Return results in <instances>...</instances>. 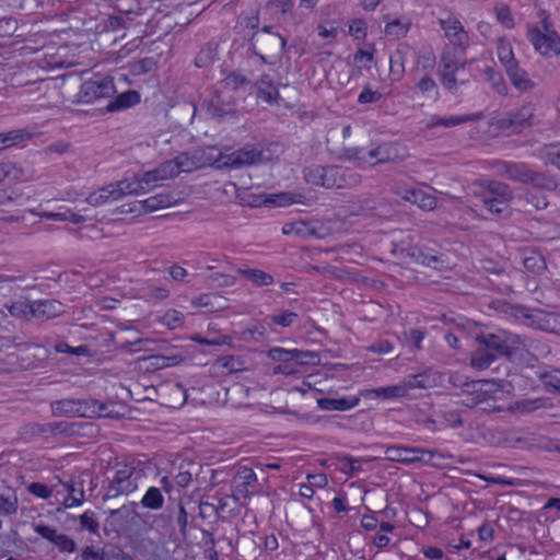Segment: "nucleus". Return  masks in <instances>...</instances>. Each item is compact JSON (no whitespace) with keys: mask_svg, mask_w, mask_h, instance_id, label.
<instances>
[{"mask_svg":"<svg viewBox=\"0 0 560 560\" xmlns=\"http://www.w3.org/2000/svg\"><path fill=\"white\" fill-rule=\"evenodd\" d=\"M500 311L523 325L560 336V313L503 302Z\"/></svg>","mask_w":560,"mask_h":560,"instance_id":"f257e3e1","label":"nucleus"},{"mask_svg":"<svg viewBox=\"0 0 560 560\" xmlns=\"http://www.w3.org/2000/svg\"><path fill=\"white\" fill-rule=\"evenodd\" d=\"M478 345L483 346L494 355L512 359L526 348V338L508 330L481 332L475 337Z\"/></svg>","mask_w":560,"mask_h":560,"instance_id":"f03ea898","label":"nucleus"},{"mask_svg":"<svg viewBox=\"0 0 560 560\" xmlns=\"http://www.w3.org/2000/svg\"><path fill=\"white\" fill-rule=\"evenodd\" d=\"M479 187L475 195L490 213L500 217L509 210L513 192L508 184L490 180L487 184H480Z\"/></svg>","mask_w":560,"mask_h":560,"instance_id":"7ed1b4c3","label":"nucleus"},{"mask_svg":"<svg viewBox=\"0 0 560 560\" xmlns=\"http://www.w3.org/2000/svg\"><path fill=\"white\" fill-rule=\"evenodd\" d=\"M284 48L285 39L280 34L254 33L247 52L259 57L264 63L275 65L280 61Z\"/></svg>","mask_w":560,"mask_h":560,"instance_id":"20e7f679","label":"nucleus"},{"mask_svg":"<svg viewBox=\"0 0 560 560\" xmlns=\"http://www.w3.org/2000/svg\"><path fill=\"white\" fill-rule=\"evenodd\" d=\"M208 116L219 122L234 120L238 117L237 103L233 95L215 91L202 103Z\"/></svg>","mask_w":560,"mask_h":560,"instance_id":"39448f33","label":"nucleus"},{"mask_svg":"<svg viewBox=\"0 0 560 560\" xmlns=\"http://www.w3.org/2000/svg\"><path fill=\"white\" fill-rule=\"evenodd\" d=\"M136 468L129 464H117L113 477H108V486L103 500L115 499L119 495H128L138 488L133 478Z\"/></svg>","mask_w":560,"mask_h":560,"instance_id":"423d86ee","label":"nucleus"},{"mask_svg":"<svg viewBox=\"0 0 560 560\" xmlns=\"http://www.w3.org/2000/svg\"><path fill=\"white\" fill-rule=\"evenodd\" d=\"M534 116L535 105L527 103L522 105L520 108L501 115L497 119L495 126L502 131L518 133L523 129L532 126Z\"/></svg>","mask_w":560,"mask_h":560,"instance_id":"0eeeda50","label":"nucleus"},{"mask_svg":"<svg viewBox=\"0 0 560 560\" xmlns=\"http://www.w3.org/2000/svg\"><path fill=\"white\" fill-rule=\"evenodd\" d=\"M116 93L114 80L110 77H96L81 84L78 93L80 103H94L102 98H112Z\"/></svg>","mask_w":560,"mask_h":560,"instance_id":"6e6552de","label":"nucleus"},{"mask_svg":"<svg viewBox=\"0 0 560 560\" xmlns=\"http://www.w3.org/2000/svg\"><path fill=\"white\" fill-rule=\"evenodd\" d=\"M526 37L541 56L560 55V35L557 32L542 33L537 25H529Z\"/></svg>","mask_w":560,"mask_h":560,"instance_id":"1a4fd4ad","label":"nucleus"},{"mask_svg":"<svg viewBox=\"0 0 560 560\" xmlns=\"http://www.w3.org/2000/svg\"><path fill=\"white\" fill-rule=\"evenodd\" d=\"M360 175L350 168L339 165L323 166L320 186L327 189L355 186Z\"/></svg>","mask_w":560,"mask_h":560,"instance_id":"9d476101","label":"nucleus"},{"mask_svg":"<svg viewBox=\"0 0 560 560\" xmlns=\"http://www.w3.org/2000/svg\"><path fill=\"white\" fill-rule=\"evenodd\" d=\"M269 156L265 155L262 149L258 147L246 145L223 158L221 166L229 168H241L257 163L265 162Z\"/></svg>","mask_w":560,"mask_h":560,"instance_id":"9b49d317","label":"nucleus"},{"mask_svg":"<svg viewBox=\"0 0 560 560\" xmlns=\"http://www.w3.org/2000/svg\"><path fill=\"white\" fill-rule=\"evenodd\" d=\"M139 503L129 502L119 509L110 510L106 518L104 530L107 532H126L130 527V517L137 515L136 509Z\"/></svg>","mask_w":560,"mask_h":560,"instance_id":"f8f14e48","label":"nucleus"},{"mask_svg":"<svg viewBox=\"0 0 560 560\" xmlns=\"http://www.w3.org/2000/svg\"><path fill=\"white\" fill-rule=\"evenodd\" d=\"M180 166L182 164L179 163L174 165L172 162H165L155 170L145 172L141 175H137L136 178L137 182L141 184L142 194L149 191L159 180H163L179 174L182 171Z\"/></svg>","mask_w":560,"mask_h":560,"instance_id":"ddd939ff","label":"nucleus"},{"mask_svg":"<svg viewBox=\"0 0 560 560\" xmlns=\"http://www.w3.org/2000/svg\"><path fill=\"white\" fill-rule=\"evenodd\" d=\"M466 66V61H460L456 59V57L450 51H443L440 57V68L439 74L441 77V81L443 85L453 91L457 86V80L455 74L459 69H464Z\"/></svg>","mask_w":560,"mask_h":560,"instance_id":"4468645a","label":"nucleus"},{"mask_svg":"<svg viewBox=\"0 0 560 560\" xmlns=\"http://www.w3.org/2000/svg\"><path fill=\"white\" fill-rule=\"evenodd\" d=\"M33 529L44 539H47L50 542H52L61 552L71 553L77 549V544L72 538L65 534H58L55 528L38 523L33 524Z\"/></svg>","mask_w":560,"mask_h":560,"instance_id":"2eb2a0df","label":"nucleus"},{"mask_svg":"<svg viewBox=\"0 0 560 560\" xmlns=\"http://www.w3.org/2000/svg\"><path fill=\"white\" fill-rule=\"evenodd\" d=\"M74 560H133L130 555L117 546L106 549H96L94 546H85Z\"/></svg>","mask_w":560,"mask_h":560,"instance_id":"dca6fc26","label":"nucleus"},{"mask_svg":"<svg viewBox=\"0 0 560 560\" xmlns=\"http://www.w3.org/2000/svg\"><path fill=\"white\" fill-rule=\"evenodd\" d=\"M88 399H60L51 402V411L55 416L90 417L88 412Z\"/></svg>","mask_w":560,"mask_h":560,"instance_id":"f3484780","label":"nucleus"},{"mask_svg":"<svg viewBox=\"0 0 560 560\" xmlns=\"http://www.w3.org/2000/svg\"><path fill=\"white\" fill-rule=\"evenodd\" d=\"M257 476L252 468L242 467L232 481V497L235 501L250 495L249 488L256 485Z\"/></svg>","mask_w":560,"mask_h":560,"instance_id":"a211bd4d","label":"nucleus"},{"mask_svg":"<svg viewBox=\"0 0 560 560\" xmlns=\"http://www.w3.org/2000/svg\"><path fill=\"white\" fill-rule=\"evenodd\" d=\"M497 171L500 175L506 176L509 179L522 184H529L533 170L525 163L501 161L497 164Z\"/></svg>","mask_w":560,"mask_h":560,"instance_id":"6ab92c4d","label":"nucleus"},{"mask_svg":"<svg viewBox=\"0 0 560 560\" xmlns=\"http://www.w3.org/2000/svg\"><path fill=\"white\" fill-rule=\"evenodd\" d=\"M65 306L58 300L32 301L31 316L40 320H47L61 315Z\"/></svg>","mask_w":560,"mask_h":560,"instance_id":"aec40b11","label":"nucleus"},{"mask_svg":"<svg viewBox=\"0 0 560 560\" xmlns=\"http://www.w3.org/2000/svg\"><path fill=\"white\" fill-rule=\"evenodd\" d=\"M322 229L306 221H294L284 223L282 233L301 240L323 238Z\"/></svg>","mask_w":560,"mask_h":560,"instance_id":"412c9836","label":"nucleus"},{"mask_svg":"<svg viewBox=\"0 0 560 560\" xmlns=\"http://www.w3.org/2000/svg\"><path fill=\"white\" fill-rule=\"evenodd\" d=\"M511 84L521 93H528L535 89L536 83L529 78L527 71L520 66L518 61L504 68Z\"/></svg>","mask_w":560,"mask_h":560,"instance_id":"4be33fe9","label":"nucleus"},{"mask_svg":"<svg viewBox=\"0 0 560 560\" xmlns=\"http://www.w3.org/2000/svg\"><path fill=\"white\" fill-rule=\"evenodd\" d=\"M443 375L433 370H425L418 374H411L405 377V384L408 389L432 388L442 384Z\"/></svg>","mask_w":560,"mask_h":560,"instance_id":"5701e85b","label":"nucleus"},{"mask_svg":"<svg viewBox=\"0 0 560 560\" xmlns=\"http://www.w3.org/2000/svg\"><path fill=\"white\" fill-rule=\"evenodd\" d=\"M448 40L458 47H465L468 43V35L460 21L454 18L440 19L439 21Z\"/></svg>","mask_w":560,"mask_h":560,"instance_id":"b1692460","label":"nucleus"},{"mask_svg":"<svg viewBox=\"0 0 560 560\" xmlns=\"http://www.w3.org/2000/svg\"><path fill=\"white\" fill-rule=\"evenodd\" d=\"M480 118L479 114H472V115H453L447 117H441L438 115L431 116V118L427 122V128L432 129L435 127H444V128H451L457 125H462L468 121H475Z\"/></svg>","mask_w":560,"mask_h":560,"instance_id":"393cba45","label":"nucleus"},{"mask_svg":"<svg viewBox=\"0 0 560 560\" xmlns=\"http://www.w3.org/2000/svg\"><path fill=\"white\" fill-rule=\"evenodd\" d=\"M419 453L418 447L402 445H392L385 448L386 459L401 464L415 463L416 455Z\"/></svg>","mask_w":560,"mask_h":560,"instance_id":"a878e982","label":"nucleus"},{"mask_svg":"<svg viewBox=\"0 0 560 560\" xmlns=\"http://www.w3.org/2000/svg\"><path fill=\"white\" fill-rule=\"evenodd\" d=\"M360 402L359 397H341V398H330L323 397L317 400V405L322 410L332 411H346L357 407Z\"/></svg>","mask_w":560,"mask_h":560,"instance_id":"bb28decb","label":"nucleus"},{"mask_svg":"<svg viewBox=\"0 0 560 560\" xmlns=\"http://www.w3.org/2000/svg\"><path fill=\"white\" fill-rule=\"evenodd\" d=\"M259 26V14L258 11H252L250 14L242 13L238 15L235 30L250 43V35L257 33Z\"/></svg>","mask_w":560,"mask_h":560,"instance_id":"cd10ccee","label":"nucleus"},{"mask_svg":"<svg viewBox=\"0 0 560 560\" xmlns=\"http://www.w3.org/2000/svg\"><path fill=\"white\" fill-rule=\"evenodd\" d=\"M255 85L258 98L268 104L278 103L279 91L269 74H262Z\"/></svg>","mask_w":560,"mask_h":560,"instance_id":"c85d7f7f","label":"nucleus"},{"mask_svg":"<svg viewBox=\"0 0 560 560\" xmlns=\"http://www.w3.org/2000/svg\"><path fill=\"white\" fill-rule=\"evenodd\" d=\"M371 160L375 163L393 162L398 158V145L394 142H384L368 152Z\"/></svg>","mask_w":560,"mask_h":560,"instance_id":"c756f323","label":"nucleus"},{"mask_svg":"<svg viewBox=\"0 0 560 560\" xmlns=\"http://www.w3.org/2000/svg\"><path fill=\"white\" fill-rule=\"evenodd\" d=\"M404 199L427 211L433 210L436 207V198L422 189L406 190Z\"/></svg>","mask_w":560,"mask_h":560,"instance_id":"7c9ffc66","label":"nucleus"},{"mask_svg":"<svg viewBox=\"0 0 560 560\" xmlns=\"http://www.w3.org/2000/svg\"><path fill=\"white\" fill-rule=\"evenodd\" d=\"M140 102V94L135 90H128L110 100L106 105L107 112H117L137 105Z\"/></svg>","mask_w":560,"mask_h":560,"instance_id":"2f4dec72","label":"nucleus"},{"mask_svg":"<svg viewBox=\"0 0 560 560\" xmlns=\"http://www.w3.org/2000/svg\"><path fill=\"white\" fill-rule=\"evenodd\" d=\"M176 203V199L170 192H160L141 201L144 212H153Z\"/></svg>","mask_w":560,"mask_h":560,"instance_id":"473e14b6","label":"nucleus"},{"mask_svg":"<svg viewBox=\"0 0 560 560\" xmlns=\"http://www.w3.org/2000/svg\"><path fill=\"white\" fill-rule=\"evenodd\" d=\"M89 409L88 412H90L89 418L94 417H105L110 419H118L120 418L119 412L114 411L112 407L114 406L113 401H106L102 402L93 398L88 399Z\"/></svg>","mask_w":560,"mask_h":560,"instance_id":"72a5a7b5","label":"nucleus"},{"mask_svg":"<svg viewBox=\"0 0 560 560\" xmlns=\"http://www.w3.org/2000/svg\"><path fill=\"white\" fill-rule=\"evenodd\" d=\"M81 422L57 421L49 422L50 436L70 438L80 434Z\"/></svg>","mask_w":560,"mask_h":560,"instance_id":"f704fd0d","label":"nucleus"},{"mask_svg":"<svg viewBox=\"0 0 560 560\" xmlns=\"http://www.w3.org/2000/svg\"><path fill=\"white\" fill-rule=\"evenodd\" d=\"M497 359V355L480 345L470 353V364L478 370L488 369Z\"/></svg>","mask_w":560,"mask_h":560,"instance_id":"c9c22d12","label":"nucleus"},{"mask_svg":"<svg viewBox=\"0 0 560 560\" xmlns=\"http://www.w3.org/2000/svg\"><path fill=\"white\" fill-rule=\"evenodd\" d=\"M31 138V133L26 129H13L8 132L0 133V151L9 149L13 145L22 143Z\"/></svg>","mask_w":560,"mask_h":560,"instance_id":"e433bc0d","label":"nucleus"},{"mask_svg":"<svg viewBox=\"0 0 560 560\" xmlns=\"http://www.w3.org/2000/svg\"><path fill=\"white\" fill-rule=\"evenodd\" d=\"M237 272L253 282L256 287H266L273 283V277L260 269L237 268Z\"/></svg>","mask_w":560,"mask_h":560,"instance_id":"4c0bfd02","label":"nucleus"},{"mask_svg":"<svg viewBox=\"0 0 560 560\" xmlns=\"http://www.w3.org/2000/svg\"><path fill=\"white\" fill-rule=\"evenodd\" d=\"M529 184L533 185L535 188L547 191H553L558 187V182L556 177L546 172L533 171Z\"/></svg>","mask_w":560,"mask_h":560,"instance_id":"58836bf2","label":"nucleus"},{"mask_svg":"<svg viewBox=\"0 0 560 560\" xmlns=\"http://www.w3.org/2000/svg\"><path fill=\"white\" fill-rule=\"evenodd\" d=\"M140 504L149 510H160L164 505V497L160 488L150 487L142 497Z\"/></svg>","mask_w":560,"mask_h":560,"instance_id":"ea45409f","label":"nucleus"},{"mask_svg":"<svg viewBox=\"0 0 560 560\" xmlns=\"http://www.w3.org/2000/svg\"><path fill=\"white\" fill-rule=\"evenodd\" d=\"M523 266L533 273H541L547 268L545 257L535 250H530L524 255Z\"/></svg>","mask_w":560,"mask_h":560,"instance_id":"a19ab883","label":"nucleus"},{"mask_svg":"<svg viewBox=\"0 0 560 560\" xmlns=\"http://www.w3.org/2000/svg\"><path fill=\"white\" fill-rule=\"evenodd\" d=\"M483 74H485V79L487 80V82L490 84V86L492 88V90L495 93H498L499 95L508 94V90H509L508 85L504 82V79L499 71L494 70L491 67H487L483 70Z\"/></svg>","mask_w":560,"mask_h":560,"instance_id":"79ce46f5","label":"nucleus"},{"mask_svg":"<svg viewBox=\"0 0 560 560\" xmlns=\"http://www.w3.org/2000/svg\"><path fill=\"white\" fill-rule=\"evenodd\" d=\"M217 56H218V44L208 43L197 54V56L195 58V65L198 68H206L217 59Z\"/></svg>","mask_w":560,"mask_h":560,"instance_id":"37998d69","label":"nucleus"},{"mask_svg":"<svg viewBox=\"0 0 560 560\" xmlns=\"http://www.w3.org/2000/svg\"><path fill=\"white\" fill-rule=\"evenodd\" d=\"M418 264L434 269H441L444 264L443 255H439L438 252L432 248L421 246V256L419 257Z\"/></svg>","mask_w":560,"mask_h":560,"instance_id":"c03bdc74","label":"nucleus"},{"mask_svg":"<svg viewBox=\"0 0 560 560\" xmlns=\"http://www.w3.org/2000/svg\"><path fill=\"white\" fill-rule=\"evenodd\" d=\"M497 55L499 61L503 66V68L509 67L510 65L517 61L514 57L513 48L511 43L504 37L499 38L497 44Z\"/></svg>","mask_w":560,"mask_h":560,"instance_id":"a18cd8bd","label":"nucleus"},{"mask_svg":"<svg viewBox=\"0 0 560 560\" xmlns=\"http://www.w3.org/2000/svg\"><path fill=\"white\" fill-rule=\"evenodd\" d=\"M19 500L14 492L0 493V515L10 516L16 514Z\"/></svg>","mask_w":560,"mask_h":560,"instance_id":"49530a36","label":"nucleus"},{"mask_svg":"<svg viewBox=\"0 0 560 560\" xmlns=\"http://www.w3.org/2000/svg\"><path fill=\"white\" fill-rule=\"evenodd\" d=\"M407 392L408 388L405 383L402 385H393L387 387L374 388L370 390V393L374 395V397L383 399L404 397L407 395Z\"/></svg>","mask_w":560,"mask_h":560,"instance_id":"de8ad7c7","label":"nucleus"},{"mask_svg":"<svg viewBox=\"0 0 560 560\" xmlns=\"http://www.w3.org/2000/svg\"><path fill=\"white\" fill-rule=\"evenodd\" d=\"M545 165H552L560 171V144H549L540 151Z\"/></svg>","mask_w":560,"mask_h":560,"instance_id":"09e8293b","label":"nucleus"},{"mask_svg":"<svg viewBox=\"0 0 560 560\" xmlns=\"http://www.w3.org/2000/svg\"><path fill=\"white\" fill-rule=\"evenodd\" d=\"M493 11L495 13L497 21L504 27L511 30L515 26L514 18L508 4L497 3L493 8Z\"/></svg>","mask_w":560,"mask_h":560,"instance_id":"8fccbe9b","label":"nucleus"},{"mask_svg":"<svg viewBox=\"0 0 560 560\" xmlns=\"http://www.w3.org/2000/svg\"><path fill=\"white\" fill-rule=\"evenodd\" d=\"M156 60L152 57H145L129 65V72L132 75H142L153 71L156 68Z\"/></svg>","mask_w":560,"mask_h":560,"instance_id":"3c124183","label":"nucleus"},{"mask_svg":"<svg viewBox=\"0 0 560 560\" xmlns=\"http://www.w3.org/2000/svg\"><path fill=\"white\" fill-rule=\"evenodd\" d=\"M300 318L299 314L291 311H282L279 314H271L266 317L270 324L281 327H290Z\"/></svg>","mask_w":560,"mask_h":560,"instance_id":"603ef678","label":"nucleus"},{"mask_svg":"<svg viewBox=\"0 0 560 560\" xmlns=\"http://www.w3.org/2000/svg\"><path fill=\"white\" fill-rule=\"evenodd\" d=\"M117 192L116 196H118V199H120L124 196L127 195H140L141 191V184L137 182V178L135 177L132 180L124 179L118 183H116Z\"/></svg>","mask_w":560,"mask_h":560,"instance_id":"864d4df0","label":"nucleus"},{"mask_svg":"<svg viewBox=\"0 0 560 560\" xmlns=\"http://www.w3.org/2000/svg\"><path fill=\"white\" fill-rule=\"evenodd\" d=\"M448 382L454 387L463 388L465 393H477L479 392L481 387L480 381H466L462 375L459 374H451L448 377Z\"/></svg>","mask_w":560,"mask_h":560,"instance_id":"5fc2aeb1","label":"nucleus"},{"mask_svg":"<svg viewBox=\"0 0 560 560\" xmlns=\"http://www.w3.org/2000/svg\"><path fill=\"white\" fill-rule=\"evenodd\" d=\"M249 79L242 74L241 72H237V71H232L230 72L222 81H221V84L225 88V89H230V90H238L241 86L243 85H246V84H249Z\"/></svg>","mask_w":560,"mask_h":560,"instance_id":"6e6d98bb","label":"nucleus"},{"mask_svg":"<svg viewBox=\"0 0 560 560\" xmlns=\"http://www.w3.org/2000/svg\"><path fill=\"white\" fill-rule=\"evenodd\" d=\"M546 405V399L544 398H535V399H524L521 401H516L514 405V409L520 413H530L540 408H544Z\"/></svg>","mask_w":560,"mask_h":560,"instance_id":"4d7b16f0","label":"nucleus"},{"mask_svg":"<svg viewBox=\"0 0 560 560\" xmlns=\"http://www.w3.org/2000/svg\"><path fill=\"white\" fill-rule=\"evenodd\" d=\"M303 198L302 195L299 194H292V192H280L277 195H272L269 201L278 207H287L293 203H300L302 202L301 199Z\"/></svg>","mask_w":560,"mask_h":560,"instance_id":"13d9d810","label":"nucleus"},{"mask_svg":"<svg viewBox=\"0 0 560 560\" xmlns=\"http://www.w3.org/2000/svg\"><path fill=\"white\" fill-rule=\"evenodd\" d=\"M23 434L28 438H48L50 435L49 423H27L23 427Z\"/></svg>","mask_w":560,"mask_h":560,"instance_id":"bf43d9fd","label":"nucleus"},{"mask_svg":"<svg viewBox=\"0 0 560 560\" xmlns=\"http://www.w3.org/2000/svg\"><path fill=\"white\" fill-rule=\"evenodd\" d=\"M80 521V529L88 530L91 534H97L100 529V524L95 518V513L93 511H86L82 515L79 516Z\"/></svg>","mask_w":560,"mask_h":560,"instance_id":"052dcab7","label":"nucleus"},{"mask_svg":"<svg viewBox=\"0 0 560 560\" xmlns=\"http://www.w3.org/2000/svg\"><path fill=\"white\" fill-rule=\"evenodd\" d=\"M525 201V211L530 212V208L535 210H544L548 207L549 202L545 196H538L535 194L527 192L523 197Z\"/></svg>","mask_w":560,"mask_h":560,"instance_id":"680f3d73","label":"nucleus"},{"mask_svg":"<svg viewBox=\"0 0 560 560\" xmlns=\"http://www.w3.org/2000/svg\"><path fill=\"white\" fill-rule=\"evenodd\" d=\"M207 280L210 285L217 288L232 287L236 283V278L234 276L221 272L211 273Z\"/></svg>","mask_w":560,"mask_h":560,"instance_id":"e2e57ef3","label":"nucleus"},{"mask_svg":"<svg viewBox=\"0 0 560 560\" xmlns=\"http://www.w3.org/2000/svg\"><path fill=\"white\" fill-rule=\"evenodd\" d=\"M350 214L351 215H362V217H371L374 215L376 206L375 201L371 199H366L359 203H353L351 207Z\"/></svg>","mask_w":560,"mask_h":560,"instance_id":"0e129e2a","label":"nucleus"},{"mask_svg":"<svg viewBox=\"0 0 560 560\" xmlns=\"http://www.w3.org/2000/svg\"><path fill=\"white\" fill-rule=\"evenodd\" d=\"M417 88L427 97H436L439 95V88L435 81L430 75H424L423 78H421L417 83Z\"/></svg>","mask_w":560,"mask_h":560,"instance_id":"69168bd1","label":"nucleus"},{"mask_svg":"<svg viewBox=\"0 0 560 560\" xmlns=\"http://www.w3.org/2000/svg\"><path fill=\"white\" fill-rule=\"evenodd\" d=\"M293 361L301 366L310 363H315L318 360V354L313 351L293 349Z\"/></svg>","mask_w":560,"mask_h":560,"instance_id":"338daca9","label":"nucleus"},{"mask_svg":"<svg viewBox=\"0 0 560 560\" xmlns=\"http://www.w3.org/2000/svg\"><path fill=\"white\" fill-rule=\"evenodd\" d=\"M541 380L549 390L560 392V370L544 373Z\"/></svg>","mask_w":560,"mask_h":560,"instance_id":"774afa93","label":"nucleus"}]
</instances>
